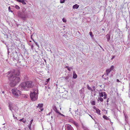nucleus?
Returning a JSON list of instances; mask_svg holds the SVG:
<instances>
[{"instance_id": "nucleus-25", "label": "nucleus", "mask_w": 130, "mask_h": 130, "mask_svg": "<svg viewBox=\"0 0 130 130\" xmlns=\"http://www.w3.org/2000/svg\"><path fill=\"white\" fill-rule=\"evenodd\" d=\"M65 2V0H60V2L61 3H64Z\"/></svg>"}, {"instance_id": "nucleus-52", "label": "nucleus", "mask_w": 130, "mask_h": 130, "mask_svg": "<svg viewBox=\"0 0 130 130\" xmlns=\"http://www.w3.org/2000/svg\"><path fill=\"white\" fill-rule=\"evenodd\" d=\"M32 39L33 41H34V42L35 43V42H36L34 40V39Z\"/></svg>"}, {"instance_id": "nucleus-57", "label": "nucleus", "mask_w": 130, "mask_h": 130, "mask_svg": "<svg viewBox=\"0 0 130 130\" xmlns=\"http://www.w3.org/2000/svg\"><path fill=\"white\" fill-rule=\"evenodd\" d=\"M51 118H52V119H53V117L52 116H51Z\"/></svg>"}, {"instance_id": "nucleus-42", "label": "nucleus", "mask_w": 130, "mask_h": 130, "mask_svg": "<svg viewBox=\"0 0 130 130\" xmlns=\"http://www.w3.org/2000/svg\"><path fill=\"white\" fill-rule=\"evenodd\" d=\"M78 110V109H77V110H75V113L77 114H78L77 113V112Z\"/></svg>"}, {"instance_id": "nucleus-11", "label": "nucleus", "mask_w": 130, "mask_h": 130, "mask_svg": "<svg viewBox=\"0 0 130 130\" xmlns=\"http://www.w3.org/2000/svg\"><path fill=\"white\" fill-rule=\"evenodd\" d=\"M43 105V104H38V106H37V107L41 108L42 107Z\"/></svg>"}, {"instance_id": "nucleus-18", "label": "nucleus", "mask_w": 130, "mask_h": 130, "mask_svg": "<svg viewBox=\"0 0 130 130\" xmlns=\"http://www.w3.org/2000/svg\"><path fill=\"white\" fill-rule=\"evenodd\" d=\"M98 100H100L101 102H103V98L100 97H99L98 98Z\"/></svg>"}, {"instance_id": "nucleus-30", "label": "nucleus", "mask_w": 130, "mask_h": 130, "mask_svg": "<svg viewBox=\"0 0 130 130\" xmlns=\"http://www.w3.org/2000/svg\"><path fill=\"white\" fill-rule=\"evenodd\" d=\"M31 46V49L32 50H33V49L34 46L32 44L30 45Z\"/></svg>"}, {"instance_id": "nucleus-15", "label": "nucleus", "mask_w": 130, "mask_h": 130, "mask_svg": "<svg viewBox=\"0 0 130 130\" xmlns=\"http://www.w3.org/2000/svg\"><path fill=\"white\" fill-rule=\"evenodd\" d=\"M96 112L98 114L100 115L101 113H100V110L98 108L96 109Z\"/></svg>"}, {"instance_id": "nucleus-5", "label": "nucleus", "mask_w": 130, "mask_h": 130, "mask_svg": "<svg viewBox=\"0 0 130 130\" xmlns=\"http://www.w3.org/2000/svg\"><path fill=\"white\" fill-rule=\"evenodd\" d=\"M11 91L13 96L15 98H18L21 94V91L16 88H14L11 90Z\"/></svg>"}, {"instance_id": "nucleus-53", "label": "nucleus", "mask_w": 130, "mask_h": 130, "mask_svg": "<svg viewBox=\"0 0 130 130\" xmlns=\"http://www.w3.org/2000/svg\"><path fill=\"white\" fill-rule=\"evenodd\" d=\"M108 101H108V99H107V102H108Z\"/></svg>"}, {"instance_id": "nucleus-39", "label": "nucleus", "mask_w": 130, "mask_h": 130, "mask_svg": "<svg viewBox=\"0 0 130 130\" xmlns=\"http://www.w3.org/2000/svg\"><path fill=\"white\" fill-rule=\"evenodd\" d=\"M8 9H9V11H11V12H12V11L10 10L11 8H10V7H8Z\"/></svg>"}, {"instance_id": "nucleus-20", "label": "nucleus", "mask_w": 130, "mask_h": 130, "mask_svg": "<svg viewBox=\"0 0 130 130\" xmlns=\"http://www.w3.org/2000/svg\"><path fill=\"white\" fill-rule=\"evenodd\" d=\"M103 118H104L106 120H108V117H107V116H105L104 115L103 116Z\"/></svg>"}, {"instance_id": "nucleus-62", "label": "nucleus", "mask_w": 130, "mask_h": 130, "mask_svg": "<svg viewBox=\"0 0 130 130\" xmlns=\"http://www.w3.org/2000/svg\"><path fill=\"white\" fill-rule=\"evenodd\" d=\"M18 130H20V129H18Z\"/></svg>"}, {"instance_id": "nucleus-60", "label": "nucleus", "mask_w": 130, "mask_h": 130, "mask_svg": "<svg viewBox=\"0 0 130 130\" xmlns=\"http://www.w3.org/2000/svg\"><path fill=\"white\" fill-rule=\"evenodd\" d=\"M129 87H130V84H129Z\"/></svg>"}, {"instance_id": "nucleus-10", "label": "nucleus", "mask_w": 130, "mask_h": 130, "mask_svg": "<svg viewBox=\"0 0 130 130\" xmlns=\"http://www.w3.org/2000/svg\"><path fill=\"white\" fill-rule=\"evenodd\" d=\"M79 7V6L77 4H76L74 5L73 6V9H77Z\"/></svg>"}, {"instance_id": "nucleus-28", "label": "nucleus", "mask_w": 130, "mask_h": 130, "mask_svg": "<svg viewBox=\"0 0 130 130\" xmlns=\"http://www.w3.org/2000/svg\"><path fill=\"white\" fill-rule=\"evenodd\" d=\"M31 124H29V125H28V127L29 128V129L30 130L31 129Z\"/></svg>"}, {"instance_id": "nucleus-7", "label": "nucleus", "mask_w": 130, "mask_h": 130, "mask_svg": "<svg viewBox=\"0 0 130 130\" xmlns=\"http://www.w3.org/2000/svg\"><path fill=\"white\" fill-rule=\"evenodd\" d=\"M17 1L20 3H22L23 4L25 5L26 3L25 2L24 0H16Z\"/></svg>"}, {"instance_id": "nucleus-6", "label": "nucleus", "mask_w": 130, "mask_h": 130, "mask_svg": "<svg viewBox=\"0 0 130 130\" xmlns=\"http://www.w3.org/2000/svg\"><path fill=\"white\" fill-rule=\"evenodd\" d=\"M65 128V130H74L71 125L69 124L66 125Z\"/></svg>"}, {"instance_id": "nucleus-3", "label": "nucleus", "mask_w": 130, "mask_h": 130, "mask_svg": "<svg viewBox=\"0 0 130 130\" xmlns=\"http://www.w3.org/2000/svg\"><path fill=\"white\" fill-rule=\"evenodd\" d=\"M38 91L37 89H33L31 91L30 96L31 100L32 101L36 100L38 98Z\"/></svg>"}, {"instance_id": "nucleus-43", "label": "nucleus", "mask_w": 130, "mask_h": 130, "mask_svg": "<svg viewBox=\"0 0 130 130\" xmlns=\"http://www.w3.org/2000/svg\"><path fill=\"white\" fill-rule=\"evenodd\" d=\"M82 89H81V90H80V91H79V92L80 93H81L82 92Z\"/></svg>"}, {"instance_id": "nucleus-24", "label": "nucleus", "mask_w": 130, "mask_h": 130, "mask_svg": "<svg viewBox=\"0 0 130 130\" xmlns=\"http://www.w3.org/2000/svg\"><path fill=\"white\" fill-rule=\"evenodd\" d=\"M15 8L17 9H19L20 8V7L17 5H16L15 6Z\"/></svg>"}, {"instance_id": "nucleus-36", "label": "nucleus", "mask_w": 130, "mask_h": 130, "mask_svg": "<svg viewBox=\"0 0 130 130\" xmlns=\"http://www.w3.org/2000/svg\"><path fill=\"white\" fill-rule=\"evenodd\" d=\"M33 119H32L31 120V121H30V124H29L31 125V124H32V122H33Z\"/></svg>"}, {"instance_id": "nucleus-50", "label": "nucleus", "mask_w": 130, "mask_h": 130, "mask_svg": "<svg viewBox=\"0 0 130 130\" xmlns=\"http://www.w3.org/2000/svg\"><path fill=\"white\" fill-rule=\"evenodd\" d=\"M99 46H100V48H103L100 45H99Z\"/></svg>"}, {"instance_id": "nucleus-40", "label": "nucleus", "mask_w": 130, "mask_h": 130, "mask_svg": "<svg viewBox=\"0 0 130 130\" xmlns=\"http://www.w3.org/2000/svg\"><path fill=\"white\" fill-rule=\"evenodd\" d=\"M115 56H113L112 57V58H111V60H112L113 59H114L115 58Z\"/></svg>"}, {"instance_id": "nucleus-59", "label": "nucleus", "mask_w": 130, "mask_h": 130, "mask_svg": "<svg viewBox=\"0 0 130 130\" xmlns=\"http://www.w3.org/2000/svg\"><path fill=\"white\" fill-rule=\"evenodd\" d=\"M5 123L3 124V125H5Z\"/></svg>"}, {"instance_id": "nucleus-61", "label": "nucleus", "mask_w": 130, "mask_h": 130, "mask_svg": "<svg viewBox=\"0 0 130 130\" xmlns=\"http://www.w3.org/2000/svg\"><path fill=\"white\" fill-rule=\"evenodd\" d=\"M51 51V53H52V51Z\"/></svg>"}, {"instance_id": "nucleus-51", "label": "nucleus", "mask_w": 130, "mask_h": 130, "mask_svg": "<svg viewBox=\"0 0 130 130\" xmlns=\"http://www.w3.org/2000/svg\"><path fill=\"white\" fill-rule=\"evenodd\" d=\"M102 30H104H104H105V29H104V28H102Z\"/></svg>"}, {"instance_id": "nucleus-31", "label": "nucleus", "mask_w": 130, "mask_h": 130, "mask_svg": "<svg viewBox=\"0 0 130 130\" xmlns=\"http://www.w3.org/2000/svg\"><path fill=\"white\" fill-rule=\"evenodd\" d=\"M65 78V79L66 80H67L69 78V76H67L66 77H64Z\"/></svg>"}, {"instance_id": "nucleus-12", "label": "nucleus", "mask_w": 130, "mask_h": 130, "mask_svg": "<svg viewBox=\"0 0 130 130\" xmlns=\"http://www.w3.org/2000/svg\"><path fill=\"white\" fill-rule=\"evenodd\" d=\"M111 71L109 69H108L106 70V74L107 75H108V74L110 73V72Z\"/></svg>"}, {"instance_id": "nucleus-2", "label": "nucleus", "mask_w": 130, "mask_h": 130, "mask_svg": "<svg viewBox=\"0 0 130 130\" xmlns=\"http://www.w3.org/2000/svg\"><path fill=\"white\" fill-rule=\"evenodd\" d=\"M34 85V83L31 81L26 82L22 83L20 86V87L22 90H28L32 88Z\"/></svg>"}, {"instance_id": "nucleus-46", "label": "nucleus", "mask_w": 130, "mask_h": 130, "mask_svg": "<svg viewBox=\"0 0 130 130\" xmlns=\"http://www.w3.org/2000/svg\"><path fill=\"white\" fill-rule=\"evenodd\" d=\"M93 88V89H94V91L95 90V86H93L92 87Z\"/></svg>"}, {"instance_id": "nucleus-34", "label": "nucleus", "mask_w": 130, "mask_h": 130, "mask_svg": "<svg viewBox=\"0 0 130 130\" xmlns=\"http://www.w3.org/2000/svg\"><path fill=\"white\" fill-rule=\"evenodd\" d=\"M66 68H67V69L69 71H70V70L69 69V67L68 66H66Z\"/></svg>"}, {"instance_id": "nucleus-32", "label": "nucleus", "mask_w": 130, "mask_h": 130, "mask_svg": "<svg viewBox=\"0 0 130 130\" xmlns=\"http://www.w3.org/2000/svg\"><path fill=\"white\" fill-rule=\"evenodd\" d=\"M53 109H54V110H55L56 109H57V108L56 107V106H54V107H53Z\"/></svg>"}, {"instance_id": "nucleus-17", "label": "nucleus", "mask_w": 130, "mask_h": 130, "mask_svg": "<svg viewBox=\"0 0 130 130\" xmlns=\"http://www.w3.org/2000/svg\"><path fill=\"white\" fill-rule=\"evenodd\" d=\"M114 69V67L113 66H112L109 69L111 71L113 70Z\"/></svg>"}, {"instance_id": "nucleus-54", "label": "nucleus", "mask_w": 130, "mask_h": 130, "mask_svg": "<svg viewBox=\"0 0 130 130\" xmlns=\"http://www.w3.org/2000/svg\"><path fill=\"white\" fill-rule=\"evenodd\" d=\"M4 94V91H3L2 92Z\"/></svg>"}, {"instance_id": "nucleus-29", "label": "nucleus", "mask_w": 130, "mask_h": 130, "mask_svg": "<svg viewBox=\"0 0 130 130\" xmlns=\"http://www.w3.org/2000/svg\"><path fill=\"white\" fill-rule=\"evenodd\" d=\"M62 21L64 22H66V20L64 18H63L62 19Z\"/></svg>"}, {"instance_id": "nucleus-37", "label": "nucleus", "mask_w": 130, "mask_h": 130, "mask_svg": "<svg viewBox=\"0 0 130 130\" xmlns=\"http://www.w3.org/2000/svg\"><path fill=\"white\" fill-rule=\"evenodd\" d=\"M35 44H36V45H37L38 47H39V44H38V43H37V42H35Z\"/></svg>"}, {"instance_id": "nucleus-1", "label": "nucleus", "mask_w": 130, "mask_h": 130, "mask_svg": "<svg viewBox=\"0 0 130 130\" xmlns=\"http://www.w3.org/2000/svg\"><path fill=\"white\" fill-rule=\"evenodd\" d=\"M7 74L9 80L10 82L9 85L10 87H14L20 81V79L18 76L20 74V72L18 71L13 70L8 72Z\"/></svg>"}, {"instance_id": "nucleus-45", "label": "nucleus", "mask_w": 130, "mask_h": 130, "mask_svg": "<svg viewBox=\"0 0 130 130\" xmlns=\"http://www.w3.org/2000/svg\"><path fill=\"white\" fill-rule=\"evenodd\" d=\"M117 80V82H120V81L118 79H117L116 80Z\"/></svg>"}, {"instance_id": "nucleus-8", "label": "nucleus", "mask_w": 130, "mask_h": 130, "mask_svg": "<svg viewBox=\"0 0 130 130\" xmlns=\"http://www.w3.org/2000/svg\"><path fill=\"white\" fill-rule=\"evenodd\" d=\"M73 78L74 79L76 78L77 77V75L75 73V72L74 71L73 72Z\"/></svg>"}, {"instance_id": "nucleus-58", "label": "nucleus", "mask_w": 130, "mask_h": 130, "mask_svg": "<svg viewBox=\"0 0 130 130\" xmlns=\"http://www.w3.org/2000/svg\"><path fill=\"white\" fill-rule=\"evenodd\" d=\"M92 89L91 88L89 90H91Z\"/></svg>"}, {"instance_id": "nucleus-21", "label": "nucleus", "mask_w": 130, "mask_h": 130, "mask_svg": "<svg viewBox=\"0 0 130 130\" xmlns=\"http://www.w3.org/2000/svg\"><path fill=\"white\" fill-rule=\"evenodd\" d=\"M103 94H104V99H105L107 97V95L106 94L105 92H104L103 93Z\"/></svg>"}, {"instance_id": "nucleus-38", "label": "nucleus", "mask_w": 130, "mask_h": 130, "mask_svg": "<svg viewBox=\"0 0 130 130\" xmlns=\"http://www.w3.org/2000/svg\"><path fill=\"white\" fill-rule=\"evenodd\" d=\"M87 88L88 89H89V90H90V88H91L89 87V85H87Z\"/></svg>"}, {"instance_id": "nucleus-48", "label": "nucleus", "mask_w": 130, "mask_h": 130, "mask_svg": "<svg viewBox=\"0 0 130 130\" xmlns=\"http://www.w3.org/2000/svg\"><path fill=\"white\" fill-rule=\"evenodd\" d=\"M51 112H50L49 113H48V115H50V114H51Z\"/></svg>"}, {"instance_id": "nucleus-13", "label": "nucleus", "mask_w": 130, "mask_h": 130, "mask_svg": "<svg viewBox=\"0 0 130 130\" xmlns=\"http://www.w3.org/2000/svg\"><path fill=\"white\" fill-rule=\"evenodd\" d=\"M9 109L11 111L12 113H13V111H12V109L14 110V109L13 108V107H12V106L11 105L9 104Z\"/></svg>"}, {"instance_id": "nucleus-44", "label": "nucleus", "mask_w": 130, "mask_h": 130, "mask_svg": "<svg viewBox=\"0 0 130 130\" xmlns=\"http://www.w3.org/2000/svg\"><path fill=\"white\" fill-rule=\"evenodd\" d=\"M43 108H41V109H40V111L41 112V111H43Z\"/></svg>"}, {"instance_id": "nucleus-26", "label": "nucleus", "mask_w": 130, "mask_h": 130, "mask_svg": "<svg viewBox=\"0 0 130 130\" xmlns=\"http://www.w3.org/2000/svg\"><path fill=\"white\" fill-rule=\"evenodd\" d=\"M89 34L92 37H93V35L92 34V33L91 32H89Z\"/></svg>"}, {"instance_id": "nucleus-19", "label": "nucleus", "mask_w": 130, "mask_h": 130, "mask_svg": "<svg viewBox=\"0 0 130 130\" xmlns=\"http://www.w3.org/2000/svg\"><path fill=\"white\" fill-rule=\"evenodd\" d=\"M22 97L25 98H27V95L25 94H22Z\"/></svg>"}, {"instance_id": "nucleus-16", "label": "nucleus", "mask_w": 130, "mask_h": 130, "mask_svg": "<svg viewBox=\"0 0 130 130\" xmlns=\"http://www.w3.org/2000/svg\"><path fill=\"white\" fill-rule=\"evenodd\" d=\"M103 92H99V95L100 96V97H103V96H104V94H103Z\"/></svg>"}, {"instance_id": "nucleus-55", "label": "nucleus", "mask_w": 130, "mask_h": 130, "mask_svg": "<svg viewBox=\"0 0 130 130\" xmlns=\"http://www.w3.org/2000/svg\"><path fill=\"white\" fill-rule=\"evenodd\" d=\"M92 91H93V90L92 89L91 90Z\"/></svg>"}, {"instance_id": "nucleus-56", "label": "nucleus", "mask_w": 130, "mask_h": 130, "mask_svg": "<svg viewBox=\"0 0 130 130\" xmlns=\"http://www.w3.org/2000/svg\"><path fill=\"white\" fill-rule=\"evenodd\" d=\"M102 49L103 51H104V49L103 48H102Z\"/></svg>"}, {"instance_id": "nucleus-27", "label": "nucleus", "mask_w": 130, "mask_h": 130, "mask_svg": "<svg viewBox=\"0 0 130 130\" xmlns=\"http://www.w3.org/2000/svg\"><path fill=\"white\" fill-rule=\"evenodd\" d=\"M55 111L57 113H58L59 115V113H60L59 112V111L57 109H56Z\"/></svg>"}, {"instance_id": "nucleus-23", "label": "nucleus", "mask_w": 130, "mask_h": 130, "mask_svg": "<svg viewBox=\"0 0 130 130\" xmlns=\"http://www.w3.org/2000/svg\"><path fill=\"white\" fill-rule=\"evenodd\" d=\"M83 128L84 130H89L87 127L84 126H83Z\"/></svg>"}, {"instance_id": "nucleus-9", "label": "nucleus", "mask_w": 130, "mask_h": 130, "mask_svg": "<svg viewBox=\"0 0 130 130\" xmlns=\"http://www.w3.org/2000/svg\"><path fill=\"white\" fill-rule=\"evenodd\" d=\"M106 37L107 38V41L108 42L109 41L110 38V35L109 34H107L106 35Z\"/></svg>"}, {"instance_id": "nucleus-47", "label": "nucleus", "mask_w": 130, "mask_h": 130, "mask_svg": "<svg viewBox=\"0 0 130 130\" xmlns=\"http://www.w3.org/2000/svg\"><path fill=\"white\" fill-rule=\"evenodd\" d=\"M94 108L96 110V109H97V108H96V107H95V106H94Z\"/></svg>"}, {"instance_id": "nucleus-33", "label": "nucleus", "mask_w": 130, "mask_h": 130, "mask_svg": "<svg viewBox=\"0 0 130 130\" xmlns=\"http://www.w3.org/2000/svg\"><path fill=\"white\" fill-rule=\"evenodd\" d=\"M69 69L70 70V71H71V69H73L72 67H69Z\"/></svg>"}, {"instance_id": "nucleus-4", "label": "nucleus", "mask_w": 130, "mask_h": 130, "mask_svg": "<svg viewBox=\"0 0 130 130\" xmlns=\"http://www.w3.org/2000/svg\"><path fill=\"white\" fill-rule=\"evenodd\" d=\"M18 15L19 17L23 19L26 18L27 16V12L25 11V9H23L22 12H18Z\"/></svg>"}, {"instance_id": "nucleus-49", "label": "nucleus", "mask_w": 130, "mask_h": 130, "mask_svg": "<svg viewBox=\"0 0 130 130\" xmlns=\"http://www.w3.org/2000/svg\"><path fill=\"white\" fill-rule=\"evenodd\" d=\"M89 116H90V117H91V118H92L94 120V118H93V116H90V115H89Z\"/></svg>"}, {"instance_id": "nucleus-35", "label": "nucleus", "mask_w": 130, "mask_h": 130, "mask_svg": "<svg viewBox=\"0 0 130 130\" xmlns=\"http://www.w3.org/2000/svg\"><path fill=\"white\" fill-rule=\"evenodd\" d=\"M59 115H61V116H62L64 117H65V116L64 115H63L61 113H59Z\"/></svg>"}, {"instance_id": "nucleus-22", "label": "nucleus", "mask_w": 130, "mask_h": 130, "mask_svg": "<svg viewBox=\"0 0 130 130\" xmlns=\"http://www.w3.org/2000/svg\"><path fill=\"white\" fill-rule=\"evenodd\" d=\"M91 103L92 105H95V102L94 101H92Z\"/></svg>"}, {"instance_id": "nucleus-14", "label": "nucleus", "mask_w": 130, "mask_h": 130, "mask_svg": "<svg viewBox=\"0 0 130 130\" xmlns=\"http://www.w3.org/2000/svg\"><path fill=\"white\" fill-rule=\"evenodd\" d=\"M20 121L23 122L24 123H25L26 122V120L24 118H23L22 119H21L19 120Z\"/></svg>"}, {"instance_id": "nucleus-41", "label": "nucleus", "mask_w": 130, "mask_h": 130, "mask_svg": "<svg viewBox=\"0 0 130 130\" xmlns=\"http://www.w3.org/2000/svg\"><path fill=\"white\" fill-rule=\"evenodd\" d=\"M13 116L14 118L16 119H17V117H15L13 114Z\"/></svg>"}]
</instances>
